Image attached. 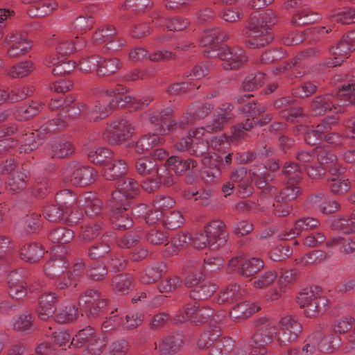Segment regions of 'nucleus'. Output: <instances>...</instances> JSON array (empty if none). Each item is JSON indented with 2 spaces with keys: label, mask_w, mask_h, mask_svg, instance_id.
<instances>
[{
  "label": "nucleus",
  "mask_w": 355,
  "mask_h": 355,
  "mask_svg": "<svg viewBox=\"0 0 355 355\" xmlns=\"http://www.w3.org/2000/svg\"><path fill=\"white\" fill-rule=\"evenodd\" d=\"M335 96L355 106V83L343 85L336 92Z\"/></svg>",
  "instance_id": "774afa93"
},
{
  "label": "nucleus",
  "mask_w": 355,
  "mask_h": 355,
  "mask_svg": "<svg viewBox=\"0 0 355 355\" xmlns=\"http://www.w3.org/2000/svg\"><path fill=\"white\" fill-rule=\"evenodd\" d=\"M74 151L75 146L70 141L59 139L51 144V156L52 158H67L73 155Z\"/></svg>",
  "instance_id": "cd10ccee"
},
{
  "label": "nucleus",
  "mask_w": 355,
  "mask_h": 355,
  "mask_svg": "<svg viewBox=\"0 0 355 355\" xmlns=\"http://www.w3.org/2000/svg\"><path fill=\"white\" fill-rule=\"evenodd\" d=\"M111 252V243L101 239L91 245L86 254L91 260L96 261L105 259Z\"/></svg>",
  "instance_id": "473e14b6"
},
{
  "label": "nucleus",
  "mask_w": 355,
  "mask_h": 355,
  "mask_svg": "<svg viewBox=\"0 0 355 355\" xmlns=\"http://www.w3.org/2000/svg\"><path fill=\"white\" fill-rule=\"evenodd\" d=\"M217 288V285L212 282H202L190 290L189 297L197 302L207 300L214 295Z\"/></svg>",
  "instance_id": "c756f323"
},
{
  "label": "nucleus",
  "mask_w": 355,
  "mask_h": 355,
  "mask_svg": "<svg viewBox=\"0 0 355 355\" xmlns=\"http://www.w3.org/2000/svg\"><path fill=\"white\" fill-rule=\"evenodd\" d=\"M169 168L166 162L165 164L158 165L156 169V179L161 187H170L175 184L173 175Z\"/></svg>",
  "instance_id": "69168bd1"
},
{
  "label": "nucleus",
  "mask_w": 355,
  "mask_h": 355,
  "mask_svg": "<svg viewBox=\"0 0 355 355\" xmlns=\"http://www.w3.org/2000/svg\"><path fill=\"white\" fill-rule=\"evenodd\" d=\"M266 74L261 71H254L248 74L241 83L240 91L252 92L261 87L265 83Z\"/></svg>",
  "instance_id": "4c0bfd02"
},
{
  "label": "nucleus",
  "mask_w": 355,
  "mask_h": 355,
  "mask_svg": "<svg viewBox=\"0 0 355 355\" xmlns=\"http://www.w3.org/2000/svg\"><path fill=\"white\" fill-rule=\"evenodd\" d=\"M297 303L304 308L306 317L314 318L326 311L329 300L323 295L321 287L312 285L299 293Z\"/></svg>",
  "instance_id": "f03ea898"
},
{
  "label": "nucleus",
  "mask_w": 355,
  "mask_h": 355,
  "mask_svg": "<svg viewBox=\"0 0 355 355\" xmlns=\"http://www.w3.org/2000/svg\"><path fill=\"white\" fill-rule=\"evenodd\" d=\"M128 171V164L123 159H114L103 170V175L107 180H119Z\"/></svg>",
  "instance_id": "412c9836"
},
{
  "label": "nucleus",
  "mask_w": 355,
  "mask_h": 355,
  "mask_svg": "<svg viewBox=\"0 0 355 355\" xmlns=\"http://www.w3.org/2000/svg\"><path fill=\"white\" fill-rule=\"evenodd\" d=\"M134 128L125 119L112 121L103 132V138L110 145H120L133 134Z\"/></svg>",
  "instance_id": "0eeeda50"
},
{
  "label": "nucleus",
  "mask_w": 355,
  "mask_h": 355,
  "mask_svg": "<svg viewBox=\"0 0 355 355\" xmlns=\"http://www.w3.org/2000/svg\"><path fill=\"white\" fill-rule=\"evenodd\" d=\"M320 225V222L316 218L302 217L296 220L291 231L294 235H300L307 231L315 230Z\"/></svg>",
  "instance_id": "79ce46f5"
},
{
  "label": "nucleus",
  "mask_w": 355,
  "mask_h": 355,
  "mask_svg": "<svg viewBox=\"0 0 355 355\" xmlns=\"http://www.w3.org/2000/svg\"><path fill=\"white\" fill-rule=\"evenodd\" d=\"M320 15L309 9H302L293 15L291 21L293 24L300 26L313 24L319 21Z\"/></svg>",
  "instance_id": "58836bf2"
},
{
  "label": "nucleus",
  "mask_w": 355,
  "mask_h": 355,
  "mask_svg": "<svg viewBox=\"0 0 355 355\" xmlns=\"http://www.w3.org/2000/svg\"><path fill=\"white\" fill-rule=\"evenodd\" d=\"M114 158V153L108 148L101 147L89 151L88 159L95 165L102 167V171Z\"/></svg>",
  "instance_id": "7c9ffc66"
},
{
  "label": "nucleus",
  "mask_w": 355,
  "mask_h": 355,
  "mask_svg": "<svg viewBox=\"0 0 355 355\" xmlns=\"http://www.w3.org/2000/svg\"><path fill=\"white\" fill-rule=\"evenodd\" d=\"M109 217L112 228L117 230H126L131 228L134 224L132 218L127 211L112 214Z\"/></svg>",
  "instance_id": "de8ad7c7"
},
{
  "label": "nucleus",
  "mask_w": 355,
  "mask_h": 355,
  "mask_svg": "<svg viewBox=\"0 0 355 355\" xmlns=\"http://www.w3.org/2000/svg\"><path fill=\"white\" fill-rule=\"evenodd\" d=\"M117 35L116 28L112 25H106L98 29L93 34V40L96 44L107 43Z\"/></svg>",
  "instance_id": "338daca9"
},
{
  "label": "nucleus",
  "mask_w": 355,
  "mask_h": 355,
  "mask_svg": "<svg viewBox=\"0 0 355 355\" xmlns=\"http://www.w3.org/2000/svg\"><path fill=\"white\" fill-rule=\"evenodd\" d=\"M87 277L93 281H102L107 275V268L103 262H96L87 266Z\"/></svg>",
  "instance_id": "13d9d810"
},
{
  "label": "nucleus",
  "mask_w": 355,
  "mask_h": 355,
  "mask_svg": "<svg viewBox=\"0 0 355 355\" xmlns=\"http://www.w3.org/2000/svg\"><path fill=\"white\" fill-rule=\"evenodd\" d=\"M55 201L65 211L69 212L76 201V194L68 189L60 190L55 194Z\"/></svg>",
  "instance_id": "4d7b16f0"
},
{
  "label": "nucleus",
  "mask_w": 355,
  "mask_h": 355,
  "mask_svg": "<svg viewBox=\"0 0 355 355\" xmlns=\"http://www.w3.org/2000/svg\"><path fill=\"white\" fill-rule=\"evenodd\" d=\"M45 250L39 243L25 244L20 249V257L27 263H33L39 261L44 255Z\"/></svg>",
  "instance_id": "b1692460"
},
{
  "label": "nucleus",
  "mask_w": 355,
  "mask_h": 355,
  "mask_svg": "<svg viewBox=\"0 0 355 355\" xmlns=\"http://www.w3.org/2000/svg\"><path fill=\"white\" fill-rule=\"evenodd\" d=\"M133 277L128 273H121L114 276L111 285L114 291L120 295L128 294L134 288Z\"/></svg>",
  "instance_id": "c85d7f7f"
},
{
  "label": "nucleus",
  "mask_w": 355,
  "mask_h": 355,
  "mask_svg": "<svg viewBox=\"0 0 355 355\" xmlns=\"http://www.w3.org/2000/svg\"><path fill=\"white\" fill-rule=\"evenodd\" d=\"M243 35L249 37L243 41V44L250 49L265 47L274 40V35L269 31L259 27L252 29L249 26L248 22L247 30Z\"/></svg>",
  "instance_id": "9d476101"
},
{
  "label": "nucleus",
  "mask_w": 355,
  "mask_h": 355,
  "mask_svg": "<svg viewBox=\"0 0 355 355\" xmlns=\"http://www.w3.org/2000/svg\"><path fill=\"white\" fill-rule=\"evenodd\" d=\"M205 232L208 234L211 244H216L217 247L223 245L226 242L228 235L225 230V224L220 220L211 221L205 228Z\"/></svg>",
  "instance_id": "dca6fc26"
},
{
  "label": "nucleus",
  "mask_w": 355,
  "mask_h": 355,
  "mask_svg": "<svg viewBox=\"0 0 355 355\" xmlns=\"http://www.w3.org/2000/svg\"><path fill=\"white\" fill-rule=\"evenodd\" d=\"M220 330L218 328L211 329L202 333L198 340L200 349L211 348V346L220 338Z\"/></svg>",
  "instance_id": "bf43d9fd"
},
{
  "label": "nucleus",
  "mask_w": 355,
  "mask_h": 355,
  "mask_svg": "<svg viewBox=\"0 0 355 355\" xmlns=\"http://www.w3.org/2000/svg\"><path fill=\"white\" fill-rule=\"evenodd\" d=\"M97 177V171L92 166H83L76 168L71 175V182L77 187H87Z\"/></svg>",
  "instance_id": "2eb2a0df"
},
{
  "label": "nucleus",
  "mask_w": 355,
  "mask_h": 355,
  "mask_svg": "<svg viewBox=\"0 0 355 355\" xmlns=\"http://www.w3.org/2000/svg\"><path fill=\"white\" fill-rule=\"evenodd\" d=\"M276 334L272 326L265 325L259 328L249 340L251 355H265L267 346L274 340Z\"/></svg>",
  "instance_id": "6e6552de"
},
{
  "label": "nucleus",
  "mask_w": 355,
  "mask_h": 355,
  "mask_svg": "<svg viewBox=\"0 0 355 355\" xmlns=\"http://www.w3.org/2000/svg\"><path fill=\"white\" fill-rule=\"evenodd\" d=\"M183 344V336L180 334L165 337L159 345L160 355H172L178 352Z\"/></svg>",
  "instance_id": "a878e982"
},
{
  "label": "nucleus",
  "mask_w": 355,
  "mask_h": 355,
  "mask_svg": "<svg viewBox=\"0 0 355 355\" xmlns=\"http://www.w3.org/2000/svg\"><path fill=\"white\" fill-rule=\"evenodd\" d=\"M42 109V105L35 101L30 104H23L19 106L15 112V117L21 121H26L36 116Z\"/></svg>",
  "instance_id": "ea45409f"
},
{
  "label": "nucleus",
  "mask_w": 355,
  "mask_h": 355,
  "mask_svg": "<svg viewBox=\"0 0 355 355\" xmlns=\"http://www.w3.org/2000/svg\"><path fill=\"white\" fill-rule=\"evenodd\" d=\"M79 203H82L81 206L83 207L86 215L89 217H94L101 212L102 201L91 192L80 196Z\"/></svg>",
  "instance_id": "393cba45"
},
{
  "label": "nucleus",
  "mask_w": 355,
  "mask_h": 355,
  "mask_svg": "<svg viewBox=\"0 0 355 355\" xmlns=\"http://www.w3.org/2000/svg\"><path fill=\"white\" fill-rule=\"evenodd\" d=\"M205 57L209 58H219L223 62V67L225 70L237 69L247 62L248 60L244 50L238 46L230 47L227 45H223L220 50L205 51Z\"/></svg>",
  "instance_id": "20e7f679"
},
{
  "label": "nucleus",
  "mask_w": 355,
  "mask_h": 355,
  "mask_svg": "<svg viewBox=\"0 0 355 355\" xmlns=\"http://www.w3.org/2000/svg\"><path fill=\"white\" fill-rule=\"evenodd\" d=\"M128 88L121 84L114 88L107 89L105 95L96 102L94 111L99 114L97 118L101 119L108 116L113 110L119 107H128L132 110H139L147 107L151 99L146 97L144 99H136L127 94Z\"/></svg>",
  "instance_id": "f257e3e1"
},
{
  "label": "nucleus",
  "mask_w": 355,
  "mask_h": 355,
  "mask_svg": "<svg viewBox=\"0 0 355 355\" xmlns=\"http://www.w3.org/2000/svg\"><path fill=\"white\" fill-rule=\"evenodd\" d=\"M302 326L293 315H286L280 320V331L277 341L280 346H286L295 341L301 334Z\"/></svg>",
  "instance_id": "1a4fd4ad"
},
{
  "label": "nucleus",
  "mask_w": 355,
  "mask_h": 355,
  "mask_svg": "<svg viewBox=\"0 0 355 355\" xmlns=\"http://www.w3.org/2000/svg\"><path fill=\"white\" fill-rule=\"evenodd\" d=\"M29 180V178L24 168L21 170L12 173L6 182V189L10 194L19 193L24 190Z\"/></svg>",
  "instance_id": "f3484780"
},
{
  "label": "nucleus",
  "mask_w": 355,
  "mask_h": 355,
  "mask_svg": "<svg viewBox=\"0 0 355 355\" xmlns=\"http://www.w3.org/2000/svg\"><path fill=\"white\" fill-rule=\"evenodd\" d=\"M130 207V200L119 191H112L111 198L107 202L109 216L128 211Z\"/></svg>",
  "instance_id": "4be33fe9"
},
{
  "label": "nucleus",
  "mask_w": 355,
  "mask_h": 355,
  "mask_svg": "<svg viewBox=\"0 0 355 355\" xmlns=\"http://www.w3.org/2000/svg\"><path fill=\"white\" fill-rule=\"evenodd\" d=\"M107 300L98 290L89 289L79 296L78 306L83 316L97 319L105 313Z\"/></svg>",
  "instance_id": "7ed1b4c3"
},
{
  "label": "nucleus",
  "mask_w": 355,
  "mask_h": 355,
  "mask_svg": "<svg viewBox=\"0 0 355 355\" xmlns=\"http://www.w3.org/2000/svg\"><path fill=\"white\" fill-rule=\"evenodd\" d=\"M332 230L340 231L344 234H352L355 232V218L352 214L334 219L331 224Z\"/></svg>",
  "instance_id": "49530a36"
},
{
  "label": "nucleus",
  "mask_w": 355,
  "mask_h": 355,
  "mask_svg": "<svg viewBox=\"0 0 355 355\" xmlns=\"http://www.w3.org/2000/svg\"><path fill=\"white\" fill-rule=\"evenodd\" d=\"M263 267V261L259 258L253 257L244 260L240 268V275L244 277H252Z\"/></svg>",
  "instance_id": "c03bdc74"
},
{
  "label": "nucleus",
  "mask_w": 355,
  "mask_h": 355,
  "mask_svg": "<svg viewBox=\"0 0 355 355\" xmlns=\"http://www.w3.org/2000/svg\"><path fill=\"white\" fill-rule=\"evenodd\" d=\"M67 213L56 203L46 205L42 209L44 218L51 223H63L64 216Z\"/></svg>",
  "instance_id": "a18cd8bd"
},
{
  "label": "nucleus",
  "mask_w": 355,
  "mask_h": 355,
  "mask_svg": "<svg viewBox=\"0 0 355 355\" xmlns=\"http://www.w3.org/2000/svg\"><path fill=\"white\" fill-rule=\"evenodd\" d=\"M329 132L320 123L315 129L310 130L304 135L305 142L310 146H315L324 140L327 133Z\"/></svg>",
  "instance_id": "680f3d73"
},
{
  "label": "nucleus",
  "mask_w": 355,
  "mask_h": 355,
  "mask_svg": "<svg viewBox=\"0 0 355 355\" xmlns=\"http://www.w3.org/2000/svg\"><path fill=\"white\" fill-rule=\"evenodd\" d=\"M163 223L166 229L176 230L183 225L184 218L179 211H169L168 212H164Z\"/></svg>",
  "instance_id": "0e129e2a"
},
{
  "label": "nucleus",
  "mask_w": 355,
  "mask_h": 355,
  "mask_svg": "<svg viewBox=\"0 0 355 355\" xmlns=\"http://www.w3.org/2000/svg\"><path fill=\"white\" fill-rule=\"evenodd\" d=\"M166 266L157 263L146 267L141 273L140 279L143 284H150L158 281L165 273Z\"/></svg>",
  "instance_id": "f704fd0d"
},
{
  "label": "nucleus",
  "mask_w": 355,
  "mask_h": 355,
  "mask_svg": "<svg viewBox=\"0 0 355 355\" xmlns=\"http://www.w3.org/2000/svg\"><path fill=\"white\" fill-rule=\"evenodd\" d=\"M55 9L50 3L36 1L27 9V14L31 18H42L51 14Z\"/></svg>",
  "instance_id": "5fc2aeb1"
},
{
  "label": "nucleus",
  "mask_w": 355,
  "mask_h": 355,
  "mask_svg": "<svg viewBox=\"0 0 355 355\" xmlns=\"http://www.w3.org/2000/svg\"><path fill=\"white\" fill-rule=\"evenodd\" d=\"M58 298L54 293H45L42 294L36 308L38 318L42 320H46L53 316L56 311Z\"/></svg>",
  "instance_id": "ddd939ff"
},
{
  "label": "nucleus",
  "mask_w": 355,
  "mask_h": 355,
  "mask_svg": "<svg viewBox=\"0 0 355 355\" xmlns=\"http://www.w3.org/2000/svg\"><path fill=\"white\" fill-rule=\"evenodd\" d=\"M48 238L53 243L66 244L73 240L74 232L67 227H59L51 230Z\"/></svg>",
  "instance_id": "a19ab883"
},
{
  "label": "nucleus",
  "mask_w": 355,
  "mask_h": 355,
  "mask_svg": "<svg viewBox=\"0 0 355 355\" xmlns=\"http://www.w3.org/2000/svg\"><path fill=\"white\" fill-rule=\"evenodd\" d=\"M166 165L177 175L180 176L187 173V171L196 168L198 166V162L189 156L175 155L167 158Z\"/></svg>",
  "instance_id": "4468645a"
},
{
  "label": "nucleus",
  "mask_w": 355,
  "mask_h": 355,
  "mask_svg": "<svg viewBox=\"0 0 355 355\" xmlns=\"http://www.w3.org/2000/svg\"><path fill=\"white\" fill-rule=\"evenodd\" d=\"M234 341L230 337L218 339L209 349V355H228L234 349Z\"/></svg>",
  "instance_id": "603ef678"
},
{
  "label": "nucleus",
  "mask_w": 355,
  "mask_h": 355,
  "mask_svg": "<svg viewBox=\"0 0 355 355\" xmlns=\"http://www.w3.org/2000/svg\"><path fill=\"white\" fill-rule=\"evenodd\" d=\"M67 126V123L60 118H55L42 124L40 128V133L45 137L59 132Z\"/></svg>",
  "instance_id": "6e6d98bb"
},
{
  "label": "nucleus",
  "mask_w": 355,
  "mask_h": 355,
  "mask_svg": "<svg viewBox=\"0 0 355 355\" xmlns=\"http://www.w3.org/2000/svg\"><path fill=\"white\" fill-rule=\"evenodd\" d=\"M34 316L27 311L14 318L12 327L17 331L29 333L33 327Z\"/></svg>",
  "instance_id": "09e8293b"
},
{
  "label": "nucleus",
  "mask_w": 355,
  "mask_h": 355,
  "mask_svg": "<svg viewBox=\"0 0 355 355\" xmlns=\"http://www.w3.org/2000/svg\"><path fill=\"white\" fill-rule=\"evenodd\" d=\"M243 292L239 284H229L220 291L217 302L218 304L229 305L239 302L243 300Z\"/></svg>",
  "instance_id": "6ab92c4d"
},
{
  "label": "nucleus",
  "mask_w": 355,
  "mask_h": 355,
  "mask_svg": "<svg viewBox=\"0 0 355 355\" xmlns=\"http://www.w3.org/2000/svg\"><path fill=\"white\" fill-rule=\"evenodd\" d=\"M214 108L211 103H202L195 101L189 106V114L194 119H202L205 118Z\"/></svg>",
  "instance_id": "3c124183"
},
{
  "label": "nucleus",
  "mask_w": 355,
  "mask_h": 355,
  "mask_svg": "<svg viewBox=\"0 0 355 355\" xmlns=\"http://www.w3.org/2000/svg\"><path fill=\"white\" fill-rule=\"evenodd\" d=\"M229 38V35L220 28H213L206 31L199 40V44L201 46L205 47L202 53L205 56V51L211 50H220L223 45L220 42L226 41Z\"/></svg>",
  "instance_id": "9b49d317"
},
{
  "label": "nucleus",
  "mask_w": 355,
  "mask_h": 355,
  "mask_svg": "<svg viewBox=\"0 0 355 355\" xmlns=\"http://www.w3.org/2000/svg\"><path fill=\"white\" fill-rule=\"evenodd\" d=\"M78 314V308L74 303L67 302L63 304L60 311L56 314V321L60 324L74 320Z\"/></svg>",
  "instance_id": "37998d69"
},
{
  "label": "nucleus",
  "mask_w": 355,
  "mask_h": 355,
  "mask_svg": "<svg viewBox=\"0 0 355 355\" xmlns=\"http://www.w3.org/2000/svg\"><path fill=\"white\" fill-rule=\"evenodd\" d=\"M173 110L167 107L160 110L150 112L148 118V121L153 126V131L164 136L177 128L178 122L173 119Z\"/></svg>",
  "instance_id": "423d86ee"
},
{
  "label": "nucleus",
  "mask_w": 355,
  "mask_h": 355,
  "mask_svg": "<svg viewBox=\"0 0 355 355\" xmlns=\"http://www.w3.org/2000/svg\"><path fill=\"white\" fill-rule=\"evenodd\" d=\"M335 96L330 94H323L315 96L310 103V113L313 116H324L327 112L336 109Z\"/></svg>",
  "instance_id": "f8f14e48"
},
{
  "label": "nucleus",
  "mask_w": 355,
  "mask_h": 355,
  "mask_svg": "<svg viewBox=\"0 0 355 355\" xmlns=\"http://www.w3.org/2000/svg\"><path fill=\"white\" fill-rule=\"evenodd\" d=\"M116 190L121 193L125 198L130 200L137 198L140 194V186L133 178L123 177L115 183Z\"/></svg>",
  "instance_id": "aec40b11"
},
{
  "label": "nucleus",
  "mask_w": 355,
  "mask_h": 355,
  "mask_svg": "<svg viewBox=\"0 0 355 355\" xmlns=\"http://www.w3.org/2000/svg\"><path fill=\"white\" fill-rule=\"evenodd\" d=\"M121 62L116 58H105L101 56L96 74L99 77L108 76L117 72Z\"/></svg>",
  "instance_id": "c9c22d12"
},
{
  "label": "nucleus",
  "mask_w": 355,
  "mask_h": 355,
  "mask_svg": "<svg viewBox=\"0 0 355 355\" xmlns=\"http://www.w3.org/2000/svg\"><path fill=\"white\" fill-rule=\"evenodd\" d=\"M60 58H49L47 60L48 64H51L54 67L52 69V73L54 76H64L73 71L76 68V64L74 61Z\"/></svg>",
  "instance_id": "e433bc0d"
},
{
  "label": "nucleus",
  "mask_w": 355,
  "mask_h": 355,
  "mask_svg": "<svg viewBox=\"0 0 355 355\" xmlns=\"http://www.w3.org/2000/svg\"><path fill=\"white\" fill-rule=\"evenodd\" d=\"M71 345L74 348L86 347L88 355H98L102 352L103 345L96 334L95 329L87 326L80 329L73 338Z\"/></svg>",
  "instance_id": "39448f33"
},
{
  "label": "nucleus",
  "mask_w": 355,
  "mask_h": 355,
  "mask_svg": "<svg viewBox=\"0 0 355 355\" xmlns=\"http://www.w3.org/2000/svg\"><path fill=\"white\" fill-rule=\"evenodd\" d=\"M76 40H78V36L76 37ZM85 40L80 39V40L69 42L68 40L63 41L59 44L56 47V52L58 55H61L62 58H66L65 57L73 53L74 51H79L85 46Z\"/></svg>",
  "instance_id": "864d4df0"
},
{
  "label": "nucleus",
  "mask_w": 355,
  "mask_h": 355,
  "mask_svg": "<svg viewBox=\"0 0 355 355\" xmlns=\"http://www.w3.org/2000/svg\"><path fill=\"white\" fill-rule=\"evenodd\" d=\"M266 111V107L261 106L257 101H252L248 103L243 104L239 107V112L243 114L248 119H254L261 116Z\"/></svg>",
  "instance_id": "e2e57ef3"
},
{
  "label": "nucleus",
  "mask_w": 355,
  "mask_h": 355,
  "mask_svg": "<svg viewBox=\"0 0 355 355\" xmlns=\"http://www.w3.org/2000/svg\"><path fill=\"white\" fill-rule=\"evenodd\" d=\"M67 261L60 255L53 254L44 264L45 275L50 278L59 277L67 272Z\"/></svg>",
  "instance_id": "a211bd4d"
},
{
  "label": "nucleus",
  "mask_w": 355,
  "mask_h": 355,
  "mask_svg": "<svg viewBox=\"0 0 355 355\" xmlns=\"http://www.w3.org/2000/svg\"><path fill=\"white\" fill-rule=\"evenodd\" d=\"M157 166L158 164L153 157L142 156L135 161V171L141 177L152 175L155 173Z\"/></svg>",
  "instance_id": "2f4dec72"
},
{
  "label": "nucleus",
  "mask_w": 355,
  "mask_h": 355,
  "mask_svg": "<svg viewBox=\"0 0 355 355\" xmlns=\"http://www.w3.org/2000/svg\"><path fill=\"white\" fill-rule=\"evenodd\" d=\"M275 17L272 10H268L261 13L252 12L248 21L249 26L254 29L257 27L266 28L269 31L270 27L275 24Z\"/></svg>",
  "instance_id": "5701e85b"
},
{
  "label": "nucleus",
  "mask_w": 355,
  "mask_h": 355,
  "mask_svg": "<svg viewBox=\"0 0 355 355\" xmlns=\"http://www.w3.org/2000/svg\"><path fill=\"white\" fill-rule=\"evenodd\" d=\"M234 306L230 311V315L234 321H240L243 319L251 316L253 313L259 311V307H252L250 302L243 301V300Z\"/></svg>",
  "instance_id": "72a5a7b5"
},
{
  "label": "nucleus",
  "mask_w": 355,
  "mask_h": 355,
  "mask_svg": "<svg viewBox=\"0 0 355 355\" xmlns=\"http://www.w3.org/2000/svg\"><path fill=\"white\" fill-rule=\"evenodd\" d=\"M95 19L92 15H80L70 25L71 30L77 35H83L92 28Z\"/></svg>",
  "instance_id": "8fccbe9b"
},
{
  "label": "nucleus",
  "mask_w": 355,
  "mask_h": 355,
  "mask_svg": "<svg viewBox=\"0 0 355 355\" xmlns=\"http://www.w3.org/2000/svg\"><path fill=\"white\" fill-rule=\"evenodd\" d=\"M165 141L163 135L153 133L143 135L135 144V150L141 154L152 149L154 147L163 144Z\"/></svg>",
  "instance_id": "bb28decb"
},
{
  "label": "nucleus",
  "mask_w": 355,
  "mask_h": 355,
  "mask_svg": "<svg viewBox=\"0 0 355 355\" xmlns=\"http://www.w3.org/2000/svg\"><path fill=\"white\" fill-rule=\"evenodd\" d=\"M341 344V338L334 334H330L322 338L318 345L321 352L331 353L337 350Z\"/></svg>",
  "instance_id": "052dcab7"
}]
</instances>
